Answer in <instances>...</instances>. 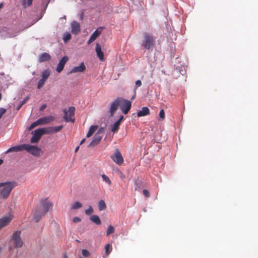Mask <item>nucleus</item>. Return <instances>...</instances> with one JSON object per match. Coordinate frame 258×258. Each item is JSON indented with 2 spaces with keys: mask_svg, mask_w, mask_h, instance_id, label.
Returning a JSON list of instances; mask_svg holds the SVG:
<instances>
[{
  "mask_svg": "<svg viewBox=\"0 0 258 258\" xmlns=\"http://www.w3.org/2000/svg\"><path fill=\"white\" fill-rule=\"evenodd\" d=\"M52 207V204L47 200L41 202L39 206L35 209L34 215L35 221L39 222L41 217L44 216Z\"/></svg>",
  "mask_w": 258,
  "mask_h": 258,
  "instance_id": "1",
  "label": "nucleus"
},
{
  "mask_svg": "<svg viewBox=\"0 0 258 258\" xmlns=\"http://www.w3.org/2000/svg\"><path fill=\"white\" fill-rule=\"evenodd\" d=\"M16 186L17 183L15 181L0 183V187H2L0 190L2 198L4 199H7L9 197L12 189Z\"/></svg>",
  "mask_w": 258,
  "mask_h": 258,
  "instance_id": "2",
  "label": "nucleus"
},
{
  "mask_svg": "<svg viewBox=\"0 0 258 258\" xmlns=\"http://www.w3.org/2000/svg\"><path fill=\"white\" fill-rule=\"evenodd\" d=\"M155 44V40L153 36L147 33L144 35V40L142 43V46L147 49H149L151 47L153 46Z\"/></svg>",
  "mask_w": 258,
  "mask_h": 258,
  "instance_id": "3",
  "label": "nucleus"
},
{
  "mask_svg": "<svg viewBox=\"0 0 258 258\" xmlns=\"http://www.w3.org/2000/svg\"><path fill=\"white\" fill-rule=\"evenodd\" d=\"M75 108L74 107H70L68 110L66 109H64L63 110L64 113L63 119L66 122H74L75 120Z\"/></svg>",
  "mask_w": 258,
  "mask_h": 258,
  "instance_id": "4",
  "label": "nucleus"
},
{
  "mask_svg": "<svg viewBox=\"0 0 258 258\" xmlns=\"http://www.w3.org/2000/svg\"><path fill=\"white\" fill-rule=\"evenodd\" d=\"M21 231H16L13 234L11 239V242L14 244L15 248L21 247L23 244V242L21 237Z\"/></svg>",
  "mask_w": 258,
  "mask_h": 258,
  "instance_id": "5",
  "label": "nucleus"
},
{
  "mask_svg": "<svg viewBox=\"0 0 258 258\" xmlns=\"http://www.w3.org/2000/svg\"><path fill=\"white\" fill-rule=\"evenodd\" d=\"M119 106L122 112L124 114H126L131 108L132 102L128 100L119 97Z\"/></svg>",
  "mask_w": 258,
  "mask_h": 258,
  "instance_id": "6",
  "label": "nucleus"
},
{
  "mask_svg": "<svg viewBox=\"0 0 258 258\" xmlns=\"http://www.w3.org/2000/svg\"><path fill=\"white\" fill-rule=\"evenodd\" d=\"M26 146L25 150H26L27 152L36 157L40 156L41 149L40 148L29 144H26Z\"/></svg>",
  "mask_w": 258,
  "mask_h": 258,
  "instance_id": "7",
  "label": "nucleus"
},
{
  "mask_svg": "<svg viewBox=\"0 0 258 258\" xmlns=\"http://www.w3.org/2000/svg\"><path fill=\"white\" fill-rule=\"evenodd\" d=\"M33 136L30 140L31 143H37L40 140L41 137L44 135L41 128H39L34 131L32 133Z\"/></svg>",
  "mask_w": 258,
  "mask_h": 258,
  "instance_id": "8",
  "label": "nucleus"
},
{
  "mask_svg": "<svg viewBox=\"0 0 258 258\" xmlns=\"http://www.w3.org/2000/svg\"><path fill=\"white\" fill-rule=\"evenodd\" d=\"M102 131L100 129L93 137L92 141L88 145V147H94L97 145L101 141L102 138Z\"/></svg>",
  "mask_w": 258,
  "mask_h": 258,
  "instance_id": "9",
  "label": "nucleus"
},
{
  "mask_svg": "<svg viewBox=\"0 0 258 258\" xmlns=\"http://www.w3.org/2000/svg\"><path fill=\"white\" fill-rule=\"evenodd\" d=\"M111 158L118 165H121L123 162L122 155L118 149L115 150L114 155Z\"/></svg>",
  "mask_w": 258,
  "mask_h": 258,
  "instance_id": "10",
  "label": "nucleus"
},
{
  "mask_svg": "<svg viewBox=\"0 0 258 258\" xmlns=\"http://www.w3.org/2000/svg\"><path fill=\"white\" fill-rule=\"evenodd\" d=\"M119 105V97L117 98L110 104L109 112L110 116H113Z\"/></svg>",
  "mask_w": 258,
  "mask_h": 258,
  "instance_id": "11",
  "label": "nucleus"
},
{
  "mask_svg": "<svg viewBox=\"0 0 258 258\" xmlns=\"http://www.w3.org/2000/svg\"><path fill=\"white\" fill-rule=\"evenodd\" d=\"M69 59L68 56H64L59 60L56 69L58 73H60L63 70L64 66Z\"/></svg>",
  "mask_w": 258,
  "mask_h": 258,
  "instance_id": "12",
  "label": "nucleus"
},
{
  "mask_svg": "<svg viewBox=\"0 0 258 258\" xmlns=\"http://www.w3.org/2000/svg\"><path fill=\"white\" fill-rule=\"evenodd\" d=\"M55 119L53 116H47L41 117L38 119L40 125L46 124L52 122Z\"/></svg>",
  "mask_w": 258,
  "mask_h": 258,
  "instance_id": "13",
  "label": "nucleus"
},
{
  "mask_svg": "<svg viewBox=\"0 0 258 258\" xmlns=\"http://www.w3.org/2000/svg\"><path fill=\"white\" fill-rule=\"evenodd\" d=\"M86 70V66L84 62H81L79 66L75 67L73 68L69 73V74H73L76 73H82Z\"/></svg>",
  "mask_w": 258,
  "mask_h": 258,
  "instance_id": "14",
  "label": "nucleus"
},
{
  "mask_svg": "<svg viewBox=\"0 0 258 258\" xmlns=\"http://www.w3.org/2000/svg\"><path fill=\"white\" fill-rule=\"evenodd\" d=\"M26 144H22L18 146L12 147L9 148L6 153H9L12 152H19L25 150Z\"/></svg>",
  "mask_w": 258,
  "mask_h": 258,
  "instance_id": "15",
  "label": "nucleus"
},
{
  "mask_svg": "<svg viewBox=\"0 0 258 258\" xmlns=\"http://www.w3.org/2000/svg\"><path fill=\"white\" fill-rule=\"evenodd\" d=\"M123 119V116L120 115L119 118L115 122L112 126L111 131L113 133H116L117 132L119 128V126L121 124V121Z\"/></svg>",
  "mask_w": 258,
  "mask_h": 258,
  "instance_id": "16",
  "label": "nucleus"
},
{
  "mask_svg": "<svg viewBox=\"0 0 258 258\" xmlns=\"http://www.w3.org/2000/svg\"><path fill=\"white\" fill-rule=\"evenodd\" d=\"M72 32L73 34H77L80 32V26L78 22L73 21L71 24Z\"/></svg>",
  "mask_w": 258,
  "mask_h": 258,
  "instance_id": "17",
  "label": "nucleus"
},
{
  "mask_svg": "<svg viewBox=\"0 0 258 258\" xmlns=\"http://www.w3.org/2000/svg\"><path fill=\"white\" fill-rule=\"evenodd\" d=\"M50 59V55L46 52H44L40 54L39 56L38 61L39 62H42L46 61H49Z\"/></svg>",
  "mask_w": 258,
  "mask_h": 258,
  "instance_id": "18",
  "label": "nucleus"
},
{
  "mask_svg": "<svg viewBox=\"0 0 258 258\" xmlns=\"http://www.w3.org/2000/svg\"><path fill=\"white\" fill-rule=\"evenodd\" d=\"M96 52L99 59L103 61L104 60V53L101 50V46L98 43L96 45Z\"/></svg>",
  "mask_w": 258,
  "mask_h": 258,
  "instance_id": "19",
  "label": "nucleus"
},
{
  "mask_svg": "<svg viewBox=\"0 0 258 258\" xmlns=\"http://www.w3.org/2000/svg\"><path fill=\"white\" fill-rule=\"evenodd\" d=\"M12 218L10 217H5L0 219V229L7 225L11 221Z\"/></svg>",
  "mask_w": 258,
  "mask_h": 258,
  "instance_id": "20",
  "label": "nucleus"
},
{
  "mask_svg": "<svg viewBox=\"0 0 258 258\" xmlns=\"http://www.w3.org/2000/svg\"><path fill=\"white\" fill-rule=\"evenodd\" d=\"M150 110L147 107H143L137 113L138 117L144 116L150 114Z\"/></svg>",
  "mask_w": 258,
  "mask_h": 258,
  "instance_id": "21",
  "label": "nucleus"
},
{
  "mask_svg": "<svg viewBox=\"0 0 258 258\" xmlns=\"http://www.w3.org/2000/svg\"><path fill=\"white\" fill-rule=\"evenodd\" d=\"M98 128L97 125H92L90 127L89 131L87 134V137L89 138L92 136Z\"/></svg>",
  "mask_w": 258,
  "mask_h": 258,
  "instance_id": "22",
  "label": "nucleus"
},
{
  "mask_svg": "<svg viewBox=\"0 0 258 258\" xmlns=\"http://www.w3.org/2000/svg\"><path fill=\"white\" fill-rule=\"evenodd\" d=\"M43 134H54L53 127H47L41 128Z\"/></svg>",
  "mask_w": 258,
  "mask_h": 258,
  "instance_id": "23",
  "label": "nucleus"
},
{
  "mask_svg": "<svg viewBox=\"0 0 258 258\" xmlns=\"http://www.w3.org/2000/svg\"><path fill=\"white\" fill-rule=\"evenodd\" d=\"M90 219L93 222H94L97 225H99L101 224V220L100 219V218L97 215H92V216L90 217Z\"/></svg>",
  "mask_w": 258,
  "mask_h": 258,
  "instance_id": "24",
  "label": "nucleus"
},
{
  "mask_svg": "<svg viewBox=\"0 0 258 258\" xmlns=\"http://www.w3.org/2000/svg\"><path fill=\"white\" fill-rule=\"evenodd\" d=\"M101 33V28H98L96 29L91 35V39H94V40L100 35Z\"/></svg>",
  "mask_w": 258,
  "mask_h": 258,
  "instance_id": "25",
  "label": "nucleus"
},
{
  "mask_svg": "<svg viewBox=\"0 0 258 258\" xmlns=\"http://www.w3.org/2000/svg\"><path fill=\"white\" fill-rule=\"evenodd\" d=\"M50 76V72L48 70H45L42 72L41 77L42 79L46 81Z\"/></svg>",
  "mask_w": 258,
  "mask_h": 258,
  "instance_id": "26",
  "label": "nucleus"
},
{
  "mask_svg": "<svg viewBox=\"0 0 258 258\" xmlns=\"http://www.w3.org/2000/svg\"><path fill=\"white\" fill-rule=\"evenodd\" d=\"M98 208L99 211H103L106 208V205L105 203V202L101 200H100L98 202Z\"/></svg>",
  "mask_w": 258,
  "mask_h": 258,
  "instance_id": "27",
  "label": "nucleus"
},
{
  "mask_svg": "<svg viewBox=\"0 0 258 258\" xmlns=\"http://www.w3.org/2000/svg\"><path fill=\"white\" fill-rule=\"evenodd\" d=\"M82 207V205L81 203H80L79 202H76L74 203V204L72 205L71 209L72 210H76V209H78L81 208Z\"/></svg>",
  "mask_w": 258,
  "mask_h": 258,
  "instance_id": "28",
  "label": "nucleus"
},
{
  "mask_svg": "<svg viewBox=\"0 0 258 258\" xmlns=\"http://www.w3.org/2000/svg\"><path fill=\"white\" fill-rule=\"evenodd\" d=\"M101 177L102 178L103 180L107 183L109 185L111 184V181L109 178L105 174L101 175Z\"/></svg>",
  "mask_w": 258,
  "mask_h": 258,
  "instance_id": "29",
  "label": "nucleus"
},
{
  "mask_svg": "<svg viewBox=\"0 0 258 258\" xmlns=\"http://www.w3.org/2000/svg\"><path fill=\"white\" fill-rule=\"evenodd\" d=\"M114 231V227L111 225L109 226L106 231V236H108L110 234L113 233Z\"/></svg>",
  "mask_w": 258,
  "mask_h": 258,
  "instance_id": "30",
  "label": "nucleus"
},
{
  "mask_svg": "<svg viewBox=\"0 0 258 258\" xmlns=\"http://www.w3.org/2000/svg\"><path fill=\"white\" fill-rule=\"evenodd\" d=\"M105 249L106 255H108L112 250L111 245L110 244H107L105 246Z\"/></svg>",
  "mask_w": 258,
  "mask_h": 258,
  "instance_id": "31",
  "label": "nucleus"
},
{
  "mask_svg": "<svg viewBox=\"0 0 258 258\" xmlns=\"http://www.w3.org/2000/svg\"><path fill=\"white\" fill-rule=\"evenodd\" d=\"M40 125L39 123L38 120H37L36 121L34 122L30 125V126L29 127L28 131H31L34 127H35L36 126H37V125Z\"/></svg>",
  "mask_w": 258,
  "mask_h": 258,
  "instance_id": "32",
  "label": "nucleus"
},
{
  "mask_svg": "<svg viewBox=\"0 0 258 258\" xmlns=\"http://www.w3.org/2000/svg\"><path fill=\"white\" fill-rule=\"evenodd\" d=\"M45 81H46L42 79H40L37 84V88L40 89L42 86H43Z\"/></svg>",
  "mask_w": 258,
  "mask_h": 258,
  "instance_id": "33",
  "label": "nucleus"
},
{
  "mask_svg": "<svg viewBox=\"0 0 258 258\" xmlns=\"http://www.w3.org/2000/svg\"><path fill=\"white\" fill-rule=\"evenodd\" d=\"M71 38V35L69 33H66L63 35V40L64 42H67Z\"/></svg>",
  "mask_w": 258,
  "mask_h": 258,
  "instance_id": "34",
  "label": "nucleus"
},
{
  "mask_svg": "<svg viewBox=\"0 0 258 258\" xmlns=\"http://www.w3.org/2000/svg\"><path fill=\"white\" fill-rule=\"evenodd\" d=\"M93 209L91 206H90L88 209L85 210V214L87 215H90L93 213Z\"/></svg>",
  "mask_w": 258,
  "mask_h": 258,
  "instance_id": "35",
  "label": "nucleus"
},
{
  "mask_svg": "<svg viewBox=\"0 0 258 258\" xmlns=\"http://www.w3.org/2000/svg\"><path fill=\"white\" fill-rule=\"evenodd\" d=\"M62 127H63V126L62 125L58 126L53 127L54 133L59 132L60 131H61L62 130Z\"/></svg>",
  "mask_w": 258,
  "mask_h": 258,
  "instance_id": "36",
  "label": "nucleus"
},
{
  "mask_svg": "<svg viewBox=\"0 0 258 258\" xmlns=\"http://www.w3.org/2000/svg\"><path fill=\"white\" fill-rule=\"evenodd\" d=\"M82 253L83 255L85 257H89L90 255V252L87 249H83Z\"/></svg>",
  "mask_w": 258,
  "mask_h": 258,
  "instance_id": "37",
  "label": "nucleus"
},
{
  "mask_svg": "<svg viewBox=\"0 0 258 258\" xmlns=\"http://www.w3.org/2000/svg\"><path fill=\"white\" fill-rule=\"evenodd\" d=\"M142 85V82L140 80H137L135 82V91L136 90V89L140 87Z\"/></svg>",
  "mask_w": 258,
  "mask_h": 258,
  "instance_id": "38",
  "label": "nucleus"
},
{
  "mask_svg": "<svg viewBox=\"0 0 258 258\" xmlns=\"http://www.w3.org/2000/svg\"><path fill=\"white\" fill-rule=\"evenodd\" d=\"M159 116L162 119L165 118V112L163 109H161L159 112Z\"/></svg>",
  "mask_w": 258,
  "mask_h": 258,
  "instance_id": "39",
  "label": "nucleus"
},
{
  "mask_svg": "<svg viewBox=\"0 0 258 258\" xmlns=\"http://www.w3.org/2000/svg\"><path fill=\"white\" fill-rule=\"evenodd\" d=\"M6 109L4 108H0V119L2 116L6 112Z\"/></svg>",
  "mask_w": 258,
  "mask_h": 258,
  "instance_id": "40",
  "label": "nucleus"
},
{
  "mask_svg": "<svg viewBox=\"0 0 258 258\" xmlns=\"http://www.w3.org/2000/svg\"><path fill=\"white\" fill-rule=\"evenodd\" d=\"M143 194L146 197H149L150 194L148 190L147 189H144L143 191Z\"/></svg>",
  "mask_w": 258,
  "mask_h": 258,
  "instance_id": "41",
  "label": "nucleus"
},
{
  "mask_svg": "<svg viewBox=\"0 0 258 258\" xmlns=\"http://www.w3.org/2000/svg\"><path fill=\"white\" fill-rule=\"evenodd\" d=\"M80 221H81L80 218L78 217H76L73 218V222H74L77 223V222H80Z\"/></svg>",
  "mask_w": 258,
  "mask_h": 258,
  "instance_id": "42",
  "label": "nucleus"
},
{
  "mask_svg": "<svg viewBox=\"0 0 258 258\" xmlns=\"http://www.w3.org/2000/svg\"><path fill=\"white\" fill-rule=\"evenodd\" d=\"M46 107V105L45 104H44L43 105H42L40 107V109H39V110L42 111H43V110H44Z\"/></svg>",
  "mask_w": 258,
  "mask_h": 258,
  "instance_id": "43",
  "label": "nucleus"
},
{
  "mask_svg": "<svg viewBox=\"0 0 258 258\" xmlns=\"http://www.w3.org/2000/svg\"><path fill=\"white\" fill-rule=\"evenodd\" d=\"M94 41V40L91 39V37H90V39H89V40L87 42V43H88V44H91Z\"/></svg>",
  "mask_w": 258,
  "mask_h": 258,
  "instance_id": "44",
  "label": "nucleus"
},
{
  "mask_svg": "<svg viewBox=\"0 0 258 258\" xmlns=\"http://www.w3.org/2000/svg\"><path fill=\"white\" fill-rule=\"evenodd\" d=\"M32 1L33 0H27V4L29 6L32 5Z\"/></svg>",
  "mask_w": 258,
  "mask_h": 258,
  "instance_id": "45",
  "label": "nucleus"
},
{
  "mask_svg": "<svg viewBox=\"0 0 258 258\" xmlns=\"http://www.w3.org/2000/svg\"><path fill=\"white\" fill-rule=\"evenodd\" d=\"M141 183V181H136V185L137 187H139V185Z\"/></svg>",
  "mask_w": 258,
  "mask_h": 258,
  "instance_id": "46",
  "label": "nucleus"
},
{
  "mask_svg": "<svg viewBox=\"0 0 258 258\" xmlns=\"http://www.w3.org/2000/svg\"><path fill=\"white\" fill-rule=\"evenodd\" d=\"M85 142V139H83L80 142V145H82Z\"/></svg>",
  "mask_w": 258,
  "mask_h": 258,
  "instance_id": "47",
  "label": "nucleus"
},
{
  "mask_svg": "<svg viewBox=\"0 0 258 258\" xmlns=\"http://www.w3.org/2000/svg\"><path fill=\"white\" fill-rule=\"evenodd\" d=\"M79 146L77 147L76 148L75 151L76 153L78 152V151L79 150Z\"/></svg>",
  "mask_w": 258,
  "mask_h": 258,
  "instance_id": "48",
  "label": "nucleus"
},
{
  "mask_svg": "<svg viewBox=\"0 0 258 258\" xmlns=\"http://www.w3.org/2000/svg\"><path fill=\"white\" fill-rule=\"evenodd\" d=\"M135 97H136V92L135 93L134 95L132 97L131 99H132V100L134 99H135Z\"/></svg>",
  "mask_w": 258,
  "mask_h": 258,
  "instance_id": "49",
  "label": "nucleus"
},
{
  "mask_svg": "<svg viewBox=\"0 0 258 258\" xmlns=\"http://www.w3.org/2000/svg\"><path fill=\"white\" fill-rule=\"evenodd\" d=\"M3 163V160L2 159H0V165H1Z\"/></svg>",
  "mask_w": 258,
  "mask_h": 258,
  "instance_id": "50",
  "label": "nucleus"
},
{
  "mask_svg": "<svg viewBox=\"0 0 258 258\" xmlns=\"http://www.w3.org/2000/svg\"><path fill=\"white\" fill-rule=\"evenodd\" d=\"M2 94L0 93V100L2 99Z\"/></svg>",
  "mask_w": 258,
  "mask_h": 258,
  "instance_id": "51",
  "label": "nucleus"
},
{
  "mask_svg": "<svg viewBox=\"0 0 258 258\" xmlns=\"http://www.w3.org/2000/svg\"><path fill=\"white\" fill-rule=\"evenodd\" d=\"M64 258H68V257H64Z\"/></svg>",
  "mask_w": 258,
  "mask_h": 258,
  "instance_id": "52",
  "label": "nucleus"
}]
</instances>
